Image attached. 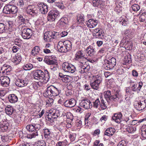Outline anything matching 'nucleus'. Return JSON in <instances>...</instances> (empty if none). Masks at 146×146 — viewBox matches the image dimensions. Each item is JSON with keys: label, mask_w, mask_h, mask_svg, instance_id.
I'll return each instance as SVG.
<instances>
[{"label": "nucleus", "mask_w": 146, "mask_h": 146, "mask_svg": "<svg viewBox=\"0 0 146 146\" xmlns=\"http://www.w3.org/2000/svg\"><path fill=\"white\" fill-rule=\"evenodd\" d=\"M119 92L120 90L118 88H113V95L112 96L111 94V91L108 90L104 92V98L108 102L111 100L115 102L118 101L121 97Z\"/></svg>", "instance_id": "nucleus-1"}, {"label": "nucleus", "mask_w": 146, "mask_h": 146, "mask_svg": "<svg viewBox=\"0 0 146 146\" xmlns=\"http://www.w3.org/2000/svg\"><path fill=\"white\" fill-rule=\"evenodd\" d=\"M45 73L40 70H36L33 74L35 79L41 82L46 83L49 80V78L46 77Z\"/></svg>", "instance_id": "nucleus-2"}, {"label": "nucleus", "mask_w": 146, "mask_h": 146, "mask_svg": "<svg viewBox=\"0 0 146 146\" xmlns=\"http://www.w3.org/2000/svg\"><path fill=\"white\" fill-rule=\"evenodd\" d=\"M102 81V79L101 76L99 75L93 76L91 77L90 83L91 86L93 89L97 90Z\"/></svg>", "instance_id": "nucleus-3"}, {"label": "nucleus", "mask_w": 146, "mask_h": 146, "mask_svg": "<svg viewBox=\"0 0 146 146\" xmlns=\"http://www.w3.org/2000/svg\"><path fill=\"white\" fill-rule=\"evenodd\" d=\"M44 38L46 41H51L52 39H57L59 38V33L54 31L46 32L44 33Z\"/></svg>", "instance_id": "nucleus-4"}, {"label": "nucleus", "mask_w": 146, "mask_h": 146, "mask_svg": "<svg viewBox=\"0 0 146 146\" xmlns=\"http://www.w3.org/2000/svg\"><path fill=\"white\" fill-rule=\"evenodd\" d=\"M60 16L59 11L56 10H52L48 13L47 19L48 21H53L57 19Z\"/></svg>", "instance_id": "nucleus-5"}, {"label": "nucleus", "mask_w": 146, "mask_h": 146, "mask_svg": "<svg viewBox=\"0 0 146 146\" xmlns=\"http://www.w3.org/2000/svg\"><path fill=\"white\" fill-rule=\"evenodd\" d=\"M3 11L6 14H9L11 13L14 14L17 13V9L16 6L9 5L4 7Z\"/></svg>", "instance_id": "nucleus-6"}, {"label": "nucleus", "mask_w": 146, "mask_h": 146, "mask_svg": "<svg viewBox=\"0 0 146 146\" xmlns=\"http://www.w3.org/2000/svg\"><path fill=\"white\" fill-rule=\"evenodd\" d=\"M62 69L66 72L73 73L75 71V68L72 64L67 62H64L62 64Z\"/></svg>", "instance_id": "nucleus-7"}, {"label": "nucleus", "mask_w": 146, "mask_h": 146, "mask_svg": "<svg viewBox=\"0 0 146 146\" xmlns=\"http://www.w3.org/2000/svg\"><path fill=\"white\" fill-rule=\"evenodd\" d=\"M21 36L24 39H29L31 37L32 35L31 29L25 28L22 29Z\"/></svg>", "instance_id": "nucleus-8"}, {"label": "nucleus", "mask_w": 146, "mask_h": 146, "mask_svg": "<svg viewBox=\"0 0 146 146\" xmlns=\"http://www.w3.org/2000/svg\"><path fill=\"white\" fill-rule=\"evenodd\" d=\"M105 65L109 69L113 68L116 64V59L112 57L109 60H106L105 61Z\"/></svg>", "instance_id": "nucleus-9"}, {"label": "nucleus", "mask_w": 146, "mask_h": 146, "mask_svg": "<svg viewBox=\"0 0 146 146\" xmlns=\"http://www.w3.org/2000/svg\"><path fill=\"white\" fill-rule=\"evenodd\" d=\"M41 128V126L38 124H33L29 125L26 127V129L29 132H33L38 130Z\"/></svg>", "instance_id": "nucleus-10"}, {"label": "nucleus", "mask_w": 146, "mask_h": 146, "mask_svg": "<svg viewBox=\"0 0 146 146\" xmlns=\"http://www.w3.org/2000/svg\"><path fill=\"white\" fill-rule=\"evenodd\" d=\"M80 105L86 109H88L92 107L90 100L88 99H84L80 103Z\"/></svg>", "instance_id": "nucleus-11"}, {"label": "nucleus", "mask_w": 146, "mask_h": 146, "mask_svg": "<svg viewBox=\"0 0 146 146\" xmlns=\"http://www.w3.org/2000/svg\"><path fill=\"white\" fill-rule=\"evenodd\" d=\"M82 65L80 66V69H79L80 72L82 74L87 72L89 70L90 66L87 65V63L85 61L81 62Z\"/></svg>", "instance_id": "nucleus-12"}, {"label": "nucleus", "mask_w": 146, "mask_h": 146, "mask_svg": "<svg viewBox=\"0 0 146 146\" xmlns=\"http://www.w3.org/2000/svg\"><path fill=\"white\" fill-rule=\"evenodd\" d=\"M44 61L47 64L50 65H57V60L53 58L52 56L50 57H45Z\"/></svg>", "instance_id": "nucleus-13"}, {"label": "nucleus", "mask_w": 146, "mask_h": 146, "mask_svg": "<svg viewBox=\"0 0 146 146\" xmlns=\"http://www.w3.org/2000/svg\"><path fill=\"white\" fill-rule=\"evenodd\" d=\"M28 82V80L26 79H18L15 82L16 85L19 87H23L26 86Z\"/></svg>", "instance_id": "nucleus-14"}, {"label": "nucleus", "mask_w": 146, "mask_h": 146, "mask_svg": "<svg viewBox=\"0 0 146 146\" xmlns=\"http://www.w3.org/2000/svg\"><path fill=\"white\" fill-rule=\"evenodd\" d=\"M145 104L144 102H135L134 104V107L138 110H141L145 108Z\"/></svg>", "instance_id": "nucleus-15"}, {"label": "nucleus", "mask_w": 146, "mask_h": 146, "mask_svg": "<svg viewBox=\"0 0 146 146\" xmlns=\"http://www.w3.org/2000/svg\"><path fill=\"white\" fill-rule=\"evenodd\" d=\"M0 80L1 85L3 86H7L10 83V79L7 76H1L0 78Z\"/></svg>", "instance_id": "nucleus-16"}, {"label": "nucleus", "mask_w": 146, "mask_h": 146, "mask_svg": "<svg viewBox=\"0 0 146 146\" xmlns=\"http://www.w3.org/2000/svg\"><path fill=\"white\" fill-rule=\"evenodd\" d=\"M76 101L74 98H71L67 100L64 102V105L65 107L68 108H72L76 104Z\"/></svg>", "instance_id": "nucleus-17"}, {"label": "nucleus", "mask_w": 146, "mask_h": 146, "mask_svg": "<svg viewBox=\"0 0 146 146\" xmlns=\"http://www.w3.org/2000/svg\"><path fill=\"white\" fill-rule=\"evenodd\" d=\"M87 26L90 28H93L98 24V21L96 20L91 19L86 22Z\"/></svg>", "instance_id": "nucleus-18"}, {"label": "nucleus", "mask_w": 146, "mask_h": 146, "mask_svg": "<svg viewBox=\"0 0 146 146\" xmlns=\"http://www.w3.org/2000/svg\"><path fill=\"white\" fill-rule=\"evenodd\" d=\"M11 66L5 64L1 67L0 72H2V73H5L8 74L9 72L11 70Z\"/></svg>", "instance_id": "nucleus-19"}, {"label": "nucleus", "mask_w": 146, "mask_h": 146, "mask_svg": "<svg viewBox=\"0 0 146 146\" xmlns=\"http://www.w3.org/2000/svg\"><path fill=\"white\" fill-rule=\"evenodd\" d=\"M18 22L19 25L25 26L28 23L29 21L27 19H25L23 16L20 15L18 17Z\"/></svg>", "instance_id": "nucleus-20"}, {"label": "nucleus", "mask_w": 146, "mask_h": 146, "mask_svg": "<svg viewBox=\"0 0 146 146\" xmlns=\"http://www.w3.org/2000/svg\"><path fill=\"white\" fill-rule=\"evenodd\" d=\"M22 58L19 54H17L15 56H12L11 60L16 64H17L21 61Z\"/></svg>", "instance_id": "nucleus-21"}, {"label": "nucleus", "mask_w": 146, "mask_h": 146, "mask_svg": "<svg viewBox=\"0 0 146 146\" xmlns=\"http://www.w3.org/2000/svg\"><path fill=\"white\" fill-rule=\"evenodd\" d=\"M35 8L34 6L30 5L28 6L26 9V11L27 13L31 15L33 14H36L37 12L35 10Z\"/></svg>", "instance_id": "nucleus-22"}, {"label": "nucleus", "mask_w": 146, "mask_h": 146, "mask_svg": "<svg viewBox=\"0 0 146 146\" xmlns=\"http://www.w3.org/2000/svg\"><path fill=\"white\" fill-rule=\"evenodd\" d=\"M86 51V53L91 57L93 56L95 52L94 49L91 46H89L87 47Z\"/></svg>", "instance_id": "nucleus-23"}, {"label": "nucleus", "mask_w": 146, "mask_h": 146, "mask_svg": "<svg viewBox=\"0 0 146 146\" xmlns=\"http://www.w3.org/2000/svg\"><path fill=\"white\" fill-rule=\"evenodd\" d=\"M122 115L121 113H115L112 117V119L116 123H119L122 119Z\"/></svg>", "instance_id": "nucleus-24"}, {"label": "nucleus", "mask_w": 146, "mask_h": 146, "mask_svg": "<svg viewBox=\"0 0 146 146\" xmlns=\"http://www.w3.org/2000/svg\"><path fill=\"white\" fill-rule=\"evenodd\" d=\"M49 87L53 96H57L59 94V91L57 88L52 85L50 86Z\"/></svg>", "instance_id": "nucleus-25"}, {"label": "nucleus", "mask_w": 146, "mask_h": 146, "mask_svg": "<svg viewBox=\"0 0 146 146\" xmlns=\"http://www.w3.org/2000/svg\"><path fill=\"white\" fill-rule=\"evenodd\" d=\"M8 99L10 102L14 103L17 101L18 98L15 94H12L9 96Z\"/></svg>", "instance_id": "nucleus-26"}, {"label": "nucleus", "mask_w": 146, "mask_h": 146, "mask_svg": "<svg viewBox=\"0 0 146 146\" xmlns=\"http://www.w3.org/2000/svg\"><path fill=\"white\" fill-rule=\"evenodd\" d=\"M64 45V47L66 48L65 51H68L70 50L72 48V44L70 41L69 40H66L63 42Z\"/></svg>", "instance_id": "nucleus-27"}, {"label": "nucleus", "mask_w": 146, "mask_h": 146, "mask_svg": "<svg viewBox=\"0 0 146 146\" xmlns=\"http://www.w3.org/2000/svg\"><path fill=\"white\" fill-rule=\"evenodd\" d=\"M84 54L81 51L76 52V57L77 60L82 59L83 61H85L86 59L84 57Z\"/></svg>", "instance_id": "nucleus-28"}, {"label": "nucleus", "mask_w": 146, "mask_h": 146, "mask_svg": "<svg viewBox=\"0 0 146 146\" xmlns=\"http://www.w3.org/2000/svg\"><path fill=\"white\" fill-rule=\"evenodd\" d=\"M64 43L62 41H59L58 44L57 48L59 51L62 52H66L67 51H65V50L66 48L64 47Z\"/></svg>", "instance_id": "nucleus-29"}, {"label": "nucleus", "mask_w": 146, "mask_h": 146, "mask_svg": "<svg viewBox=\"0 0 146 146\" xmlns=\"http://www.w3.org/2000/svg\"><path fill=\"white\" fill-rule=\"evenodd\" d=\"M115 130L114 128L110 127L107 129L104 132V134L110 136L112 135L114 133Z\"/></svg>", "instance_id": "nucleus-30"}, {"label": "nucleus", "mask_w": 146, "mask_h": 146, "mask_svg": "<svg viewBox=\"0 0 146 146\" xmlns=\"http://www.w3.org/2000/svg\"><path fill=\"white\" fill-rule=\"evenodd\" d=\"M14 109L13 107L10 106H7L5 108L6 113L9 115H11L13 112Z\"/></svg>", "instance_id": "nucleus-31"}, {"label": "nucleus", "mask_w": 146, "mask_h": 146, "mask_svg": "<svg viewBox=\"0 0 146 146\" xmlns=\"http://www.w3.org/2000/svg\"><path fill=\"white\" fill-rule=\"evenodd\" d=\"M43 95L45 97H49L53 96L49 86L45 90V92L43 93Z\"/></svg>", "instance_id": "nucleus-32"}, {"label": "nucleus", "mask_w": 146, "mask_h": 146, "mask_svg": "<svg viewBox=\"0 0 146 146\" xmlns=\"http://www.w3.org/2000/svg\"><path fill=\"white\" fill-rule=\"evenodd\" d=\"M50 111H52V113L53 114V117H54V118H55L56 119L59 117L60 115V113L59 110H56L55 109H53V110H50Z\"/></svg>", "instance_id": "nucleus-33"}, {"label": "nucleus", "mask_w": 146, "mask_h": 146, "mask_svg": "<svg viewBox=\"0 0 146 146\" xmlns=\"http://www.w3.org/2000/svg\"><path fill=\"white\" fill-rule=\"evenodd\" d=\"M1 136L2 141L3 142L9 141L11 140V137L7 134L1 135Z\"/></svg>", "instance_id": "nucleus-34"}, {"label": "nucleus", "mask_w": 146, "mask_h": 146, "mask_svg": "<svg viewBox=\"0 0 146 146\" xmlns=\"http://www.w3.org/2000/svg\"><path fill=\"white\" fill-rule=\"evenodd\" d=\"M61 80L64 83H68L71 81L72 77L70 76L64 75Z\"/></svg>", "instance_id": "nucleus-35"}, {"label": "nucleus", "mask_w": 146, "mask_h": 146, "mask_svg": "<svg viewBox=\"0 0 146 146\" xmlns=\"http://www.w3.org/2000/svg\"><path fill=\"white\" fill-rule=\"evenodd\" d=\"M40 50V48L39 46H35L33 48L32 51V55L34 56L38 54Z\"/></svg>", "instance_id": "nucleus-36"}, {"label": "nucleus", "mask_w": 146, "mask_h": 146, "mask_svg": "<svg viewBox=\"0 0 146 146\" xmlns=\"http://www.w3.org/2000/svg\"><path fill=\"white\" fill-rule=\"evenodd\" d=\"M44 135L45 138H49L50 137V135L51 133V132L50 130L48 129H44Z\"/></svg>", "instance_id": "nucleus-37"}, {"label": "nucleus", "mask_w": 146, "mask_h": 146, "mask_svg": "<svg viewBox=\"0 0 146 146\" xmlns=\"http://www.w3.org/2000/svg\"><path fill=\"white\" fill-rule=\"evenodd\" d=\"M77 20L79 23H83L84 21L83 14H78L77 16Z\"/></svg>", "instance_id": "nucleus-38"}, {"label": "nucleus", "mask_w": 146, "mask_h": 146, "mask_svg": "<svg viewBox=\"0 0 146 146\" xmlns=\"http://www.w3.org/2000/svg\"><path fill=\"white\" fill-rule=\"evenodd\" d=\"M141 135L142 137L146 139V125H143L141 128Z\"/></svg>", "instance_id": "nucleus-39"}, {"label": "nucleus", "mask_w": 146, "mask_h": 146, "mask_svg": "<svg viewBox=\"0 0 146 146\" xmlns=\"http://www.w3.org/2000/svg\"><path fill=\"white\" fill-rule=\"evenodd\" d=\"M38 131H35L34 132L29 134H28L27 137L29 139H31L35 137L38 135Z\"/></svg>", "instance_id": "nucleus-40"}, {"label": "nucleus", "mask_w": 146, "mask_h": 146, "mask_svg": "<svg viewBox=\"0 0 146 146\" xmlns=\"http://www.w3.org/2000/svg\"><path fill=\"white\" fill-rule=\"evenodd\" d=\"M33 66L32 64H28L25 65L23 66V68L25 70H30L33 68Z\"/></svg>", "instance_id": "nucleus-41"}, {"label": "nucleus", "mask_w": 146, "mask_h": 146, "mask_svg": "<svg viewBox=\"0 0 146 146\" xmlns=\"http://www.w3.org/2000/svg\"><path fill=\"white\" fill-rule=\"evenodd\" d=\"M53 114L52 113L51 111H50V113L48 115L47 117L48 120L50 122H53L54 120H56V119L53 117Z\"/></svg>", "instance_id": "nucleus-42"}, {"label": "nucleus", "mask_w": 146, "mask_h": 146, "mask_svg": "<svg viewBox=\"0 0 146 146\" xmlns=\"http://www.w3.org/2000/svg\"><path fill=\"white\" fill-rule=\"evenodd\" d=\"M93 5L95 7H98L102 4V1L100 0H93Z\"/></svg>", "instance_id": "nucleus-43"}, {"label": "nucleus", "mask_w": 146, "mask_h": 146, "mask_svg": "<svg viewBox=\"0 0 146 146\" xmlns=\"http://www.w3.org/2000/svg\"><path fill=\"white\" fill-rule=\"evenodd\" d=\"M76 133H70L69 135V138L70 140L72 142L75 141L76 139Z\"/></svg>", "instance_id": "nucleus-44"}, {"label": "nucleus", "mask_w": 146, "mask_h": 146, "mask_svg": "<svg viewBox=\"0 0 146 146\" xmlns=\"http://www.w3.org/2000/svg\"><path fill=\"white\" fill-rule=\"evenodd\" d=\"M54 100L51 98H48L46 100V105L47 106H51L53 104Z\"/></svg>", "instance_id": "nucleus-45"}, {"label": "nucleus", "mask_w": 146, "mask_h": 146, "mask_svg": "<svg viewBox=\"0 0 146 146\" xmlns=\"http://www.w3.org/2000/svg\"><path fill=\"white\" fill-rule=\"evenodd\" d=\"M127 131L129 133H134L136 130V128L133 127L131 126H129L126 129Z\"/></svg>", "instance_id": "nucleus-46"}, {"label": "nucleus", "mask_w": 146, "mask_h": 146, "mask_svg": "<svg viewBox=\"0 0 146 146\" xmlns=\"http://www.w3.org/2000/svg\"><path fill=\"white\" fill-rule=\"evenodd\" d=\"M6 25L3 23H0V33L4 32L5 31Z\"/></svg>", "instance_id": "nucleus-47"}, {"label": "nucleus", "mask_w": 146, "mask_h": 146, "mask_svg": "<svg viewBox=\"0 0 146 146\" xmlns=\"http://www.w3.org/2000/svg\"><path fill=\"white\" fill-rule=\"evenodd\" d=\"M100 105V107L102 110H105L106 109L107 107V106L106 104V102H104V101L103 100L101 101Z\"/></svg>", "instance_id": "nucleus-48"}, {"label": "nucleus", "mask_w": 146, "mask_h": 146, "mask_svg": "<svg viewBox=\"0 0 146 146\" xmlns=\"http://www.w3.org/2000/svg\"><path fill=\"white\" fill-rule=\"evenodd\" d=\"M139 20L141 22H144L146 20V13H143L140 16Z\"/></svg>", "instance_id": "nucleus-49"}, {"label": "nucleus", "mask_w": 146, "mask_h": 146, "mask_svg": "<svg viewBox=\"0 0 146 146\" xmlns=\"http://www.w3.org/2000/svg\"><path fill=\"white\" fill-rule=\"evenodd\" d=\"M40 10L41 11L42 13L45 14L48 12L47 7L46 5H44L42 8H40Z\"/></svg>", "instance_id": "nucleus-50"}, {"label": "nucleus", "mask_w": 146, "mask_h": 146, "mask_svg": "<svg viewBox=\"0 0 146 146\" xmlns=\"http://www.w3.org/2000/svg\"><path fill=\"white\" fill-rule=\"evenodd\" d=\"M133 10L135 11H138L140 9L139 6L137 4H134L131 7Z\"/></svg>", "instance_id": "nucleus-51"}, {"label": "nucleus", "mask_w": 146, "mask_h": 146, "mask_svg": "<svg viewBox=\"0 0 146 146\" xmlns=\"http://www.w3.org/2000/svg\"><path fill=\"white\" fill-rule=\"evenodd\" d=\"M0 127L2 131L3 132L7 131L8 129L7 125L3 124L0 125Z\"/></svg>", "instance_id": "nucleus-52"}, {"label": "nucleus", "mask_w": 146, "mask_h": 146, "mask_svg": "<svg viewBox=\"0 0 146 146\" xmlns=\"http://www.w3.org/2000/svg\"><path fill=\"white\" fill-rule=\"evenodd\" d=\"M91 115L90 113H88V114L86 115L85 118V124L86 126H88L89 124H90V123L88 122V118Z\"/></svg>", "instance_id": "nucleus-53"}, {"label": "nucleus", "mask_w": 146, "mask_h": 146, "mask_svg": "<svg viewBox=\"0 0 146 146\" xmlns=\"http://www.w3.org/2000/svg\"><path fill=\"white\" fill-rule=\"evenodd\" d=\"M93 106L96 108H97L99 104H100V101L98 99H97L94 102H93Z\"/></svg>", "instance_id": "nucleus-54"}, {"label": "nucleus", "mask_w": 146, "mask_h": 146, "mask_svg": "<svg viewBox=\"0 0 146 146\" xmlns=\"http://www.w3.org/2000/svg\"><path fill=\"white\" fill-rule=\"evenodd\" d=\"M127 142L124 140H122L119 142L117 146H126L127 145Z\"/></svg>", "instance_id": "nucleus-55"}, {"label": "nucleus", "mask_w": 146, "mask_h": 146, "mask_svg": "<svg viewBox=\"0 0 146 146\" xmlns=\"http://www.w3.org/2000/svg\"><path fill=\"white\" fill-rule=\"evenodd\" d=\"M56 6L61 9H64V7L62 3H59L56 1L55 3Z\"/></svg>", "instance_id": "nucleus-56"}, {"label": "nucleus", "mask_w": 146, "mask_h": 146, "mask_svg": "<svg viewBox=\"0 0 146 146\" xmlns=\"http://www.w3.org/2000/svg\"><path fill=\"white\" fill-rule=\"evenodd\" d=\"M137 86V83L131 85V90L133 91H136L137 88H136Z\"/></svg>", "instance_id": "nucleus-57"}, {"label": "nucleus", "mask_w": 146, "mask_h": 146, "mask_svg": "<svg viewBox=\"0 0 146 146\" xmlns=\"http://www.w3.org/2000/svg\"><path fill=\"white\" fill-rule=\"evenodd\" d=\"M18 146H29L27 143H26L24 141H20L19 142Z\"/></svg>", "instance_id": "nucleus-58"}, {"label": "nucleus", "mask_w": 146, "mask_h": 146, "mask_svg": "<svg viewBox=\"0 0 146 146\" xmlns=\"http://www.w3.org/2000/svg\"><path fill=\"white\" fill-rule=\"evenodd\" d=\"M107 51V49L106 48L103 47L102 48L98 51V53L100 54H103L105 53Z\"/></svg>", "instance_id": "nucleus-59"}, {"label": "nucleus", "mask_w": 146, "mask_h": 146, "mask_svg": "<svg viewBox=\"0 0 146 146\" xmlns=\"http://www.w3.org/2000/svg\"><path fill=\"white\" fill-rule=\"evenodd\" d=\"M36 144L38 146H46V143L43 141H38Z\"/></svg>", "instance_id": "nucleus-60"}, {"label": "nucleus", "mask_w": 146, "mask_h": 146, "mask_svg": "<svg viewBox=\"0 0 146 146\" xmlns=\"http://www.w3.org/2000/svg\"><path fill=\"white\" fill-rule=\"evenodd\" d=\"M19 49V48L17 46H14L12 48V50L14 53L17 52Z\"/></svg>", "instance_id": "nucleus-61"}, {"label": "nucleus", "mask_w": 146, "mask_h": 146, "mask_svg": "<svg viewBox=\"0 0 146 146\" xmlns=\"http://www.w3.org/2000/svg\"><path fill=\"white\" fill-rule=\"evenodd\" d=\"M68 33L65 31H64L59 34V38L60 37H64L67 35Z\"/></svg>", "instance_id": "nucleus-62"}, {"label": "nucleus", "mask_w": 146, "mask_h": 146, "mask_svg": "<svg viewBox=\"0 0 146 146\" xmlns=\"http://www.w3.org/2000/svg\"><path fill=\"white\" fill-rule=\"evenodd\" d=\"M108 119V116L106 115H103L100 119V121L101 122L105 121L107 120Z\"/></svg>", "instance_id": "nucleus-63"}, {"label": "nucleus", "mask_w": 146, "mask_h": 146, "mask_svg": "<svg viewBox=\"0 0 146 146\" xmlns=\"http://www.w3.org/2000/svg\"><path fill=\"white\" fill-rule=\"evenodd\" d=\"M126 63H130L131 62V60L130 58L126 57L125 58L124 60Z\"/></svg>", "instance_id": "nucleus-64"}]
</instances>
